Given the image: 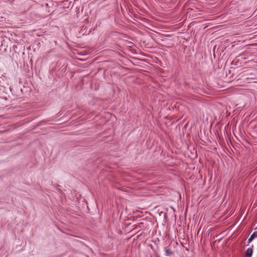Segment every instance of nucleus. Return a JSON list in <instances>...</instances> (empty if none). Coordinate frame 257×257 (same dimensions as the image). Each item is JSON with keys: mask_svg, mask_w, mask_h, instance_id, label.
<instances>
[{"mask_svg": "<svg viewBox=\"0 0 257 257\" xmlns=\"http://www.w3.org/2000/svg\"><path fill=\"white\" fill-rule=\"evenodd\" d=\"M245 254L247 257H251L252 254V248L251 247L248 248L246 251Z\"/></svg>", "mask_w": 257, "mask_h": 257, "instance_id": "obj_1", "label": "nucleus"}, {"mask_svg": "<svg viewBox=\"0 0 257 257\" xmlns=\"http://www.w3.org/2000/svg\"><path fill=\"white\" fill-rule=\"evenodd\" d=\"M253 240V238H251V236L249 237V238L248 239V240H247V243H249L250 242H251L252 240Z\"/></svg>", "mask_w": 257, "mask_h": 257, "instance_id": "obj_4", "label": "nucleus"}, {"mask_svg": "<svg viewBox=\"0 0 257 257\" xmlns=\"http://www.w3.org/2000/svg\"><path fill=\"white\" fill-rule=\"evenodd\" d=\"M173 254V252L169 249H166L165 250V255L167 256H170Z\"/></svg>", "mask_w": 257, "mask_h": 257, "instance_id": "obj_2", "label": "nucleus"}, {"mask_svg": "<svg viewBox=\"0 0 257 257\" xmlns=\"http://www.w3.org/2000/svg\"><path fill=\"white\" fill-rule=\"evenodd\" d=\"M250 236L251 237V238H253V239L257 237V231H254L251 235Z\"/></svg>", "mask_w": 257, "mask_h": 257, "instance_id": "obj_3", "label": "nucleus"}]
</instances>
